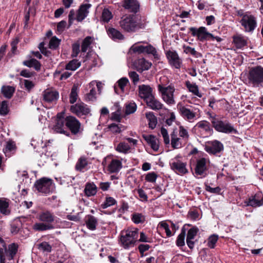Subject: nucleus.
<instances>
[{"label": "nucleus", "instance_id": "1", "mask_svg": "<svg viewBox=\"0 0 263 263\" xmlns=\"http://www.w3.org/2000/svg\"><path fill=\"white\" fill-rule=\"evenodd\" d=\"M248 83L254 87H263V67L257 66L251 67L247 75Z\"/></svg>", "mask_w": 263, "mask_h": 263}, {"label": "nucleus", "instance_id": "2", "mask_svg": "<svg viewBox=\"0 0 263 263\" xmlns=\"http://www.w3.org/2000/svg\"><path fill=\"white\" fill-rule=\"evenodd\" d=\"M138 236V230L122 232L120 238L122 246L125 249L129 248L136 241Z\"/></svg>", "mask_w": 263, "mask_h": 263}, {"label": "nucleus", "instance_id": "3", "mask_svg": "<svg viewBox=\"0 0 263 263\" xmlns=\"http://www.w3.org/2000/svg\"><path fill=\"white\" fill-rule=\"evenodd\" d=\"M193 36H196L197 40L200 42H203L206 40L211 39L214 40V36L207 31L204 27H200L199 28L191 27L189 28Z\"/></svg>", "mask_w": 263, "mask_h": 263}, {"label": "nucleus", "instance_id": "4", "mask_svg": "<svg viewBox=\"0 0 263 263\" xmlns=\"http://www.w3.org/2000/svg\"><path fill=\"white\" fill-rule=\"evenodd\" d=\"M34 186L39 192L49 194L52 190V180L43 177L36 180Z\"/></svg>", "mask_w": 263, "mask_h": 263}, {"label": "nucleus", "instance_id": "5", "mask_svg": "<svg viewBox=\"0 0 263 263\" xmlns=\"http://www.w3.org/2000/svg\"><path fill=\"white\" fill-rule=\"evenodd\" d=\"M66 121L64 117V112H60L57 115L55 125L53 127L54 131L57 133L63 134L67 136H69L70 133L68 131L65 130Z\"/></svg>", "mask_w": 263, "mask_h": 263}, {"label": "nucleus", "instance_id": "6", "mask_svg": "<svg viewBox=\"0 0 263 263\" xmlns=\"http://www.w3.org/2000/svg\"><path fill=\"white\" fill-rule=\"evenodd\" d=\"M134 15H129L120 22L121 28L126 32H135L138 27L137 22L134 19Z\"/></svg>", "mask_w": 263, "mask_h": 263}, {"label": "nucleus", "instance_id": "7", "mask_svg": "<svg viewBox=\"0 0 263 263\" xmlns=\"http://www.w3.org/2000/svg\"><path fill=\"white\" fill-rule=\"evenodd\" d=\"M130 49L134 53H146L147 54H152L154 57V58L155 59H159V57L158 54L157 53L156 48L151 45H148L146 46L143 45L137 46H133L131 47Z\"/></svg>", "mask_w": 263, "mask_h": 263}, {"label": "nucleus", "instance_id": "8", "mask_svg": "<svg viewBox=\"0 0 263 263\" xmlns=\"http://www.w3.org/2000/svg\"><path fill=\"white\" fill-rule=\"evenodd\" d=\"M158 89L161 92L163 100L167 104H173L175 103V101L173 99V93L174 89L171 86L164 87L159 85Z\"/></svg>", "mask_w": 263, "mask_h": 263}, {"label": "nucleus", "instance_id": "9", "mask_svg": "<svg viewBox=\"0 0 263 263\" xmlns=\"http://www.w3.org/2000/svg\"><path fill=\"white\" fill-rule=\"evenodd\" d=\"M240 22L246 31L252 32L256 27L257 23L255 17L252 15L243 16Z\"/></svg>", "mask_w": 263, "mask_h": 263}, {"label": "nucleus", "instance_id": "10", "mask_svg": "<svg viewBox=\"0 0 263 263\" xmlns=\"http://www.w3.org/2000/svg\"><path fill=\"white\" fill-rule=\"evenodd\" d=\"M66 121V127L69 128L73 135H77L80 132L81 123L74 117L67 116Z\"/></svg>", "mask_w": 263, "mask_h": 263}, {"label": "nucleus", "instance_id": "11", "mask_svg": "<svg viewBox=\"0 0 263 263\" xmlns=\"http://www.w3.org/2000/svg\"><path fill=\"white\" fill-rule=\"evenodd\" d=\"M212 126L218 132L230 133V125L228 123L224 122L215 117L212 118Z\"/></svg>", "mask_w": 263, "mask_h": 263}, {"label": "nucleus", "instance_id": "12", "mask_svg": "<svg viewBox=\"0 0 263 263\" xmlns=\"http://www.w3.org/2000/svg\"><path fill=\"white\" fill-rule=\"evenodd\" d=\"M70 110L78 117L86 115L90 112L89 108L84 103H77L72 105L70 107Z\"/></svg>", "mask_w": 263, "mask_h": 263}, {"label": "nucleus", "instance_id": "13", "mask_svg": "<svg viewBox=\"0 0 263 263\" xmlns=\"http://www.w3.org/2000/svg\"><path fill=\"white\" fill-rule=\"evenodd\" d=\"M122 6L128 12L135 14L140 8V4L137 0H123Z\"/></svg>", "mask_w": 263, "mask_h": 263}, {"label": "nucleus", "instance_id": "14", "mask_svg": "<svg viewBox=\"0 0 263 263\" xmlns=\"http://www.w3.org/2000/svg\"><path fill=\"white\" fill-rule=\"evenodd\" d=\"M246 203L247 205L253 208L260 206L263 205V195L261 193H257L250 197Z\"/></svg>", "mask_w": 263, "mask_h": 263}, {"label": "nucleus", "instance_id": "15", "mask_svg": "<svg viewBox=\"0 0 263 263\" xmlns=\"http://www.w3.org/2000/svg\"><path fill=\"white\" fill-rule=\"evenodd\" d=\"M91 7V5L90 4H82L79 7L76 18L78 22H82L87 16L89 13V9Z\"/></svg>", "mask_w": 263, "mask_h": 263}, {"label": "nucleus", "instance_id": "16", "mask_svg": "<svg viewBox=\"0 0 263 263\" xmlns=\"http://www.w3.org/2000/svg\"><path fill=\"white\" fill-rule=\"evenodd\" d=\"M166 57L171 65L174 66L176 68H179L180 67L181 61L175 51H168L166 53Z\"/></svg>", "mask_w": 263, "mask_h": 263}, {"label": "nucleus", "instance_id": "17", "mask_svg": "<svg viewBox=\"0 0 263 263\" xmlns=\"http://www.w3.org/2000/svg\"><path fill=\"white\" fill-rule=\"evenodd\" d=\"M139 93L140 97L147 101L154 96L152 93L153 89L149 85H141L138 87Z\"/></svg>", "mask_w": 263, "mask_h": 263}, {"label": "nucleus", "instance_id": "18", "mask_svg": "<svg viewBox=\"0 0 263 263\" xmlns=\"http://www.w3.org/2000/svg\"><path fill=\"white\" fill-rule=\"evenodd\" d=\"M171 169L177 174L182 175L188 173L186 164L179 160L170 163Z\"/></svg>", "mask_w": 263, "mask_h": 263}, {"label": "nucleus", "instance_id": "19", "mask_svg": "<svg viewBox=\"0 0 263 263\" xmlns=\"http://www.w3.org/2000/svg\"><path fill=\"white\" fill-rule=\"evenodd\" d=\"M44 100L47 102L56 101L59 98V92L56 90L47 89L43 92Z\"/></svg>", "mask_w": 263, "mask_h": 263}, {"label": "nucleus", "instance_id": "20", "mask_svg": "<svg viewBox=\"0 0 263 263\" xmlns=\"http://www.w3.org/2000/svg\"><path fill=\"white\" fill-rule=\"evenodd\" d=\"M233 43L236 49H241L247 46L246 39L241 34H237L233 36Z\"/></svg>", "mask_w": 263, "mask_h": 263}, {"label": "nucleus", "instance_id": "21", "mask_svg": "<svg viewBox=\"0 0 263 263\" xmlns=\"http://www.w3.org/2000/svg\"><path fill=\"white\" fill-rule=\"evenodd\" d=\"M142 137L154 151L156 152L158 150L159 141L155 136L152 135H143Z\"/></svg>", "mask_w": 263, "mask_h": 263}, {"label": "nucleus", "instance_id": "22", "mask_svg": "<svg viewBox=\"0 0 263 263\" xmlns=\"http://www.w3.org/2000/svg\"><path fill=\"white\" fill-rule=\"evenodd\" d=\"M148 107L153 110H159L162 108L163 104L157 100L154 96L145 101Z\"/></svg>", "mask_w": 263, "mask_h": 263}, {"label": "nucleus", "instance_id": "23", "mask_svg": "<svg viewBox=\"0 0 263 263\" xmlns=\"http://www.w3.org/2000/svg\"><path fill=\"white\" fill-rule=\"evenodd\" d=\"M206 170V159L202 158L199 159L197 162L195 170V173L197 175H201L204 173Z\"/></svg>", "mask_w": 263, "mask_h": 263}, {"label": "nucleus", "instance_id": "24", "mask_svg": "<svg viewBox=\"0 0 263 263\" xmlns=\"http://www.w3.org/2000/svg\"><path fill=\"white\" fill-rule=\"evenodd\" d=\"M23 64L28 67L33 68L37 71L41 70V63L34 58H31L29 60L24 61L23 62Z\"/></svg>", "mask_w": 263, "mask_h": 263}, {"label": "nucleus", "instance_id": "25", "mask_svg": "<svg viewBox=\"0 0 263 263\" xmlns=\"http://www.w3.org/2000/svg\"><path fill=\"white\" fill-rule=\"evenodd\" d=\"M39 219L43 222L48 224H51L54 220L53 215L49 211H45L41 213L39 215Z\"/></svg>", "mask_w": 263, "mask_h": 263}, {"label": "nucleus", "instance_id": "26", "mask_svg": "<svg viewBox=\"0 0 263 263\" xmlns=\"http://www.w3.org/2000/svg\"><path fill=\"white\" fill-rule=\"evenodd\" d=\"M222 144L218 141H215L213 142L212 146H206V151L208 153L215 154L221 151L222 148Z\"/></svg>", "mask_w": 263, "mask_h": 263}, {"label": "nucleus", "instance_id": "27", "mask_svg": "<svg viewBox=\"0 0 263 263\" xmlns=\"http://www.w3.org/2000/svg\"><path fill=\"white\" fill-rule=\"evenodd\" d=\"M136 64L138 65V71H141L149 69L152 66V63L146 61L144 58L138 59Z\"/></svg>", "mask_w": 263, "mask_h": 263}, {"label": "nucleus", "instance_id": "28", "mask_svg": "<svg viewBox=\"0 0 263 263\" xmlns=\"http://www.w3.org/2000/svg\"><path fill=\"white\" fill-rule=\"evenodd\" d=\"M107 32L108 36L113 40L124 39L123 35L115 28H109Z\"/></svg>", "mask_w": 263, "mask_h": 263}, {"label": "nucleus", "instance_id": "29", "mask_svg": "<svg viewBox=\"0 0 263 263\" xmlns=\"http://www.w3.org/2000/svg\"><path fill=\"white\" fill-rule=\"evenodd\" d=\"M122 166V163L120 160L113 159L109 164L108 168L110 173H114L119 172Z\"/></svg>", "mask_w": 263, "mask_h": 263}, {"label": "nucleus", "instance_id": "30", "mask_svg": "<svg viewBox=\"0 0 263 263\" xmlns=\"http://www.w3.org/2000/svg\"><path fill=\"white\" fill-rule=\"evenodd\" d=\"M97 187L93 183H87L84 190L85 193L87 196H94L97 193Z\"/></svg>", "mask_w": 263, "mask_h": 263}, {"label": "nucleus", "instance_id": "31", "mask_svg": "<svg viewBox=\"0 0 263 263\" xmlns=\"http://www.w3.org/2000/svg\"><path fill=\"white\" fill-rule=\"evenodd\" d=\"M179 110L181 116L186 118L187 120L193 119L196 116L194 112L184 106L180 107Z\"/></svg>", "mask_w": 263, "mask_h": 263}, {"label": "nucleus", "instance_id": "32", "mask_svg": "<svg viewBox=\"0 0 263 263\" xmlns=\"http://www.w3.org/2000/svg\"><path fill=\"white\" fill-rule=\"evenodd\" d=\"M33 229L37 231H44L48 230H51L54 227L51 224L47 223H36L33 225Z\"/></svg>", "mask_w": 263, "mask_h": 263}, {"label": "nucleus", "instance_id": "33", "mask_svg": "<svg viewBox=\"0 0 263 263\" xmlns=\"http://www.w3.org/2000/svg\"><path fill=\"white\" fill-rule=\"evenodd\" d=\"M129 82L127 78L125 77L122 78L120 80H119L117 84V85H115L114 86V90L116 93L119 94V92L118 91V87L120 88L122 91V92L124 91L125 86Z\"/></svg>", "mask_w": 263, "mask_h": 263}, {"label": "nucleus", "instance_id": "34", "mask_svg": "<svg viewBox=\"0 0 263 263\" xmlns=\"http://www.w3.org/2000/svg\"><path fill=\"white\" fill-rule=\"evenodd\" d=\"M97 219L93 216L88 215L87 219L86 220V224L87 227L91 230H94L96 229V225L97 224Z\"/></svg>", "mask_w": 263, "mask_h": 263}, {"label": "nucleus", "instance_id": "35", "mask_svg": "<svg viewBox=\"0 0 263 263\" xmlns=\"http://www.w3.org/2000/svg\"><path fill=\"white\" fill-rule=\"evenodd\" d=\"M145 116L149 121L148 125L149 128L154 129L156 127L157 123V118L155 117L153 112L146 113Z\"/></svg>", "mask_w": 263, "mask_h": 263}, {"label": "nucleus", "instance_id": "36", "mask_svg": "<svg viewBox=\"0 0 263 263\" xmlns=\"http://www.w3.org/2000/svg\"><path fill=\"white\" fill-rule=\"evenodd\" d=\"M9 205L7 199H0V212L3 214L9 215L10 213V211L8 209Z\"/></svg>", "mask_w": 263, "mask_h": 263}, {"label": "nucleus", "instance_id": "37", "mask_svg": "<svg viewBox=\"0 0 263 263\" xmlns=\"http://www.w3.org/2000/svg\"><path fill=\"white\" fill-rule=\"evenodd\" d=\"M14 91L15 89L13 87L10 86H3L2 88V93L8 99H10L12 97Z\"/></svg>", "mask_w": 263, "mask_h": 263}, {"label": "nucleus", "instance_id": "38", "mask_svg": "<svg viewBox=\"0 0 263 263\" xmlns=\"http://www.w3.org/2000/svg\"><path fill=\"white\" fill-rule=\"evenodd\" d=\"M81 65V63L78 60L73 59L66 64L65 69L70 70H76Z\"/></svg>", "mask_w": 263, "mask_h": 263}, {"label": "nucleus", "instance_id": "39", "mask_svg": "<svg viewBox=\"0 0 263 263\" xmlns=\"http://www.w3.org/2000/svg\"><path fill=\"white\" fill-rule=\"evenodd\" d=\"M92 38L90 36H86L82 41L81 45V51L85 52L87 50L88 47L92 43Z\"/></svg>", "mask_w": 263, "mask_h": 263}, {"label": "nucleus", "instance_id": "40", "mask_svg": "<svg viewBox=\"0 0 263 263\" xmlns=\"http://www.w3.org/2000/svg\"><path fill=\"white\" fill-rule=\"evenodd\" d=\"M180 140V139L177 137L175 132L171 134V145L173 148H179L181 147V143Z\"/></svg>", "mask_w": 263, "mask_h": 263}, {"label": "nucleus", "instance_id": "41", "mask_svg": "<svg viewBox=\"0 0 263 263\" xmlns=\"http://www.w3.org/2000/svg\"><path fill=\"white\" fill-rule=\"evenodd\" d=\"M185 84L190 92L200 98L202 97V95L199 92L198 86L195 84H192L189 81H186Z\"/></svg>", "mask_w": 263, "mask_h": 263}, {"label": "nucleus", "instance_id": "42", "mask_svg": "<svg viewBox=\"0 0 263 263\" xmlns=\"http://www.w3.org/2000/svg\"><path fill=\"white\" fill-rule=\"evenodd\" d=\"M130 149V147L129 145L125 142H120L116 148L118 152L124 154L127 153Z\"/></svg>", "mask_w": 263, "mask_h": 263}, {"label": "nucleus", "instance_id": "43", "mask_svg": "<svg viewBox=\"0 0 263 263\" xmlns=\"http://www.w3.org/2000/svg\"><path fill=\"white\" fill-rule=\"evenodd\" d=\"M37 248L44 252H51L52 247L46 241H43L37 245Z\"/></svg>", "mask_w": 263, "mask_h": 263}, {"label": "nucleus", "instance_id": "44", "mask_svg": "<svg viewBox=\"0 0 263 263\" xmlns=\"http://www.w3.org/2000/svg\"><path fill=\"white\" fill-rule=\"evenodd\" d=\"M185 230L184 228H183L181 230L180 234L178 235L176 240V245L178 247H182L185 245L184 239L185 236Z\"/></svg>", "mask_w": 263, "mask_h": 263}, {"label": "nucleus", "instance_id": "45", "mask_svg": "<svg viewBox=\"0 0 263 263\" xmlns=\"http://www.w3.org/2000/svg\"><path fill=\"white\" fill-rule=\"evenodd\" d=\"M78 97V86L76 85H74L71 90V92L70 94V100L69 102L71 104L74 103L77 100Z\"/></svg>", "mask_w": 263, "mask_h": 263}, {"label": "nucleus", "instance_id": "46", "mask_svg": "<svg viewBox=\"0 0 263 263\" xmlns=\"http://www.w3.org/2000/svg\"><path fill=\"white\" fill-rule=\"evenodd\" d=\"M112 17L111 12L107 9H104L102 13V20L105 23H108Z\"/></svg>", "mask_w": 263, "mask_h": 263}, {"label": "nucleus", "instance_id": "47", "mask_svg": "<svg viewBox=\"0 0 263 263\" xmlns=\"http://www.w3.org/2000/svg\"><path fill=\"white\" fill-rule=\"evenodd\" d=\"M183 48L184 52L186 54L190 53L196 58H198L201 56V54L196 51L194 48H193L190 46H183Z\"/></svg>", "mask_w": 263, "mask_h": 263}, {"label": "nucleus", "instance_id": "48", "mask_svg": "<svg viewBox=\"0 0 263 263\" xmlns=\"http://www.w3.org/2000/svg\"><path fill=\"white\" fill-rule=\"evenodd\" d=\"M132 220L135 223H142L145 221V217L142 214L140 213H134L132 216Z\"/></svg>", "mask_w": 263, "mask_h": 263}, {"label": "nucleus", "instance_id": "49", "mask_svg": "<svg viewBox=\"0 0 263 263\" xmlns=\"http://www.w3.org/2000/svg\"><path fill=\"white\" fill-rule=\"evenodd\" d=\"M87 165V159L84 157H81L76 166V168L78 171H82Z\"/></svg>", "mask_w": 263, "mask_h": 263}, {"label": "nucleus", "instance_id": "50", "mask_svg": "<svg viewBox=\"0 0 263 263\" xmlns=\"http://www.w3.org/2000/svg\"><path fill=\"white\" fill-rule=\"evenodd\" d=\"M116 200L112 197H106L105 201L102 204L101 207L103 209H106L110 206L114 205L116 203Z\"/></svg>", "mask_w": 263, "mask_h": 263}, {"label": "nucleus", "instance_id": "51", "mask_svg": "<svg viewBox=\"0 0 263 263\" xmlns=\"http://www.w3.org/2000/svg\"><path fill=\"white\" fill-rule=\"evenodd\" d=\"M60 41V40L58 39L55 36H53L49 42V48L52 49H57L59 46Z\"/></svg>", "mask_w": 263, "mask_h": 263}, {"label": "nucleus", "instance_id": "52", "mask_svg": "<svg viewBox=\"0 0 263 263\" xmlns=\"http://www.w3.org/2000/svg\"><path fill=\"white\" fill-rule=\"evenodd\" d=\"M218 239V235L213 234L208 238V246L211 249L215 248V245Z\"/></svg>", "mask_w": 263, "mask_h": 263}, {"label": "nucleus", "instance_id": "53", "mask_svg": "<svg viewBox=\"0 0 263 263\" xmlns=\"http://www.w3.org/2000/svg\"><path fill=\"white\" fill-rule=\"evenodd\" d=\"M137 109V105L135 103H130L126 105L125 114L129 115L135 112Z\"/></svg>", "mask_w": 263, "mask_h": 263}, {"label": "nucleus", "instance_id": "54", "mask_svg": "<svg viewBox=\"0 0 263 263\" xmlns=\"http://www.w3.org/2000/svg\"><path fill=\"white\" fill-rule=\"evenodd\" d=\"M198 231V229L195 227L191 228L187 232L186 239H193L196 236Z\"/></svg>", "mask_w": 263, "mask_h": 263}, {"label": "nucleus", "instance_id": "55", "mask_svg": "<svg viewBox=\"0 0 263 263\" xmlns=\"http://www.w3.org/2000/svg\"><path fill=\"white\" fill-rule=\"evenodd\" d=\"M196 126L199 127L203 129L206 132H211L212 130L210 126V124L206 121H202L198 122Z\"/></svg>", "mask_w": 263, "mask_h": 263}, {"label": "nucleus", "instance_id": "56", "mask_svg": "<svg viewBox=\"0 0 263 263\" xmlns=\"http://www.w3.org/2000/svg\"><path fill=\"white\" fill-rule=\"evenodd\" d=\"M157 178V175L155 172L148 173L145 176V180L149 182H155Z\"/></svg>", "mask_w": 263, "mask_h": 263}, {"label": "nucleus", "instance_id": "57", "mask_svg": "<svg viewBox=\"0 0 263 263\" xmlns=\"http://www.w3.org/2000/svg\"><path fill=\"white\" fill-rule=\"evenodd\" d=\"M8 112V108L7 102L4 101L2 102L0 107V114L1 115H6Z\"/></svg>", "mask_w": 263, "mask_h": 263}, {"label": "nucleus", "instance_id": "58", "mask_svg": "<svg viewBox=\"0 0 263 263\" xmlns=\"http://www.w3.org/2000/svg\"><path fill=\"white\" fill-rule=\"evenodd\" d=\"M161 133L163 138L164 143L165 144H168L170 143V138L167 130L162 127L161 128Z\"/></svg>", "mask_w": 263, "mask_h": 263}, {"label": "nucleus", "instance_id": "59", "mask_svg": "<svg viewBox=\"0 0 263 263\" xmlns=\"http://www.w3.org/2000/svg\"><path fill=\"white\" fill-rule=\"evenodd\" d=\"M35 74V72H30L27 69H23L20 72V76L27 78L32 77L34 76Z\"/></svg>", "mask_w": 263, "mask_h": 263}, {"label": "nucleus", "instance_id": "60", "mask_svg": "<svg viewBox=\"0 0 263 263\" xmlns=\"http://www.w3.org/2000/svg\"><path fill=\"white\" fill-rule=\"evenodd\" d=\"M24 86L26 89L30 92L31 90L34 87V84L33 82L29 80H24Z\"/></svg>", "mask_w": 263, "mask_h": 263}, {"label": "nucleus", "instance_id": "61", "mask_svg": "<svg viewBox=\"0 0 263 263\" xmlns=\"http://www.w3.org/2000/svg\"><path fill=\"white\" fill-rule=\"evenodd\" d=\"M80 52V44L78 43H75L72 45V53L71 56L72 57H76Z\"/></svg>", "mask_w": 263, "mask_h": 263}, {"label": "nucleus", "instance_id": "62", "mask_svg": "<svg viewBox=\"0 0 263 263\" xmlns=\"http://www.w3.org/2000/svg\"><path fill=\"white\" fill-rule=\"evenodd\" d=\"M205 186L206 191H207L211 193L219 194L220 193V189L218 186L213 188V187H211L207 183L205 184Z\"/></svg>", "mask_w": 263, "mask_h": 263}, {"label": "nucleus", "instance_id": "63", "mask_svg": "<svg viewBox=\"0 0 263 263\" xmlns=\"http://www.w3.org/2000/svg\"><path fill=\"white\" fill-rule=\"evenodd\" d=\"M160 225L162 228H163L165 230L166 236L167 237H170L172 236L171 231L170 230V229L169 228L168 224L166 222H161L160 223Z\"/></svg>", "mask_w": 263, "mask_h": 263}, {"label": "nucleus", "instance_id": "64", "mask_svg": "<svg viewBox=\"0 0 263 263\" xmlns=\"http://www.w3.org/2000/svg\"><path fill=\"white\" fill-rule=\"evenodd\" d=\"M129 77L135 84L139 80V75L135 71H130L129 72Z\"/></svg>", "mask_w": 263, "mask_h": 263}]
</instances>
